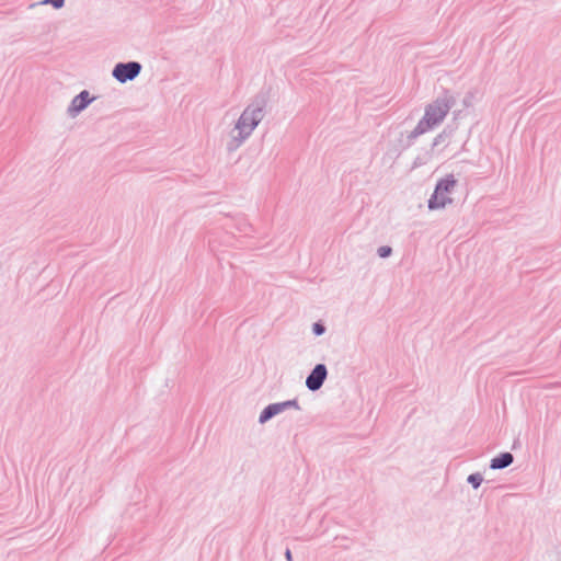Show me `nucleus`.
Returning <instances> with one entry per match:
<instances>
[{
  "label": "nucleus",
  "instance_id": "f257e3e1",
  "mask_svg": "<svg viewBox=\"0 0 561 561\" xmlns=\"http://www.w3.org/2000/svg\"><path fill=\"white\" fill-rule=\"evenodd\" d=\"M449 111V103L447 100H437L431 104L415 128V134H424L438 125L445 118Z\"/></svg>",
  "mask_w": 561,
  "mask_h": 561
},
{
  "label": "nucleus",
  "instance_id": "f03ea898",
  "mask_svg": "<svg viewBox=\"0 0 561 561\" xmlns=\"http://www.w3.org/2000/svg\"><path fill=\"white\" fill-rule=\"evenodd\" d=\"M455 183L456 182L453 178H446L437 184L434 195L430 199L428 206L431 209L445 207L448 203L451 202V198L448 196V194L455 186Z\"/></svg>",
  "mask_w": 561,
  "mask_h": 561
},
{
  "label": "nucleus",
  "instance_id": "7ed1b4c3",
  "mask_svg": "<svg viewBox=\"0 0 561 561\" xmlns=\"http://www.w3.org/2000/svg\"><path fill=\"white\" fill-rule=\"evenodd\" d=\"M262 118V110L260 107H248L239 118L237 128L240 134L249 135Z\"/></svg>",
  "mask_w": 561,
  "mask_h": 561
},
{
  "label": "nucleus",
  "instance_id": "20e7f679",
  "mask_svg": "<svg viewBox=\"0 0 561 561\" xmlns=\"http://www.w3.org/2000/svg\"><path fill=\"white\" fill-rule=\"evenodd\" d=\"M140 65L138 62L118 64L113 70V76L121 82L133 80L140 72Z\"/></svg>",
  "mask_w": 561,
  "mask_h": 561
},
{
  "label": "nucleus",
  "instance_id": "39448f33",
  "mask_svg": "<svg viewBox=\"0 0 561 561\" xmlns=\"http://www.w3.org/2000/svg\"><path fill=\"white\" fill-rule=\"evenodd\" d=\"M325 377H327V368L324 365L319 364L314 367L312 373L308 376V378L306 380V385L312 391L318 390L322 386Z\"/></svg>",
  "mask_w": 561,
  "mask_h": 561
},
{
  "label": "nucleus",
  "instance_id": "423d86ee",
  "mask_svg": "<svg viewBox=\"0 0 561 561\" xmlns=\"http://www.w3.org/2000/svg\"><path fill=\"white\" fill-rule=\"evenodd\" d=\"M89 102H90L89 93L87 91H82L79 95H77L72 100L70 111L73 113H78V112L82 111L84 107H87Z\"/></svg>",
  "mask_w": 561,
  "mask_h": 561
},
{
  "label": "nucleus",
  "instance_id": "0eeeda50",
  "mask_svg": "<svg viewBox=\"0 0 561 561\" xmlns=\"http://www.w3.org/2000/svg\"><path fill=\"white\" fill-rule=\"evenodd\" d=\"M513 462V456L510 453L501 454L491 461L492 469H502L510 466Z\"/></svg>",
  "mask_w": 561,
  "mask_h": 561
},
{
  "label": "nucleus",
  "instance_id": "6e6552de",
  "mask_svg": "<svg viewBox=\"0 0 561 561\" xmlns=\"http://www.w3.org/2000/svg\"><path fill=\"white\" fill-rule=\"evenodd\" d=\"M275 414H274V411L272 410L271 405H268L267 408L264 409V411L261 413L260 415V422L261 423H265L267 420H270L271 417H273Z\"/></svg>",
  "mask_w": 561,
  "mask_h": 561
},
{
  "label": "nucleus",
  "instance_id": "1a4fd4ad",
  "mask_svg": "<svg viewBox=\"0 0 561 561\" xmlns=\"http://www.w3.org/2000/svg\"><path fill=\"white\" fill-rule=\"evenodd\" d=\"M275 414H274V411L272 410L271 405H268L267 408L264 409V411L261 413L260 415V422L261 423H265L267 420H270L271 417H273Z\"/></svg>",
  "mask_w": 561,
  "mask_h": 561
},
{
  "label": "nucleus",
  "instance_id": "9d476101",
  "mask_svg": "<svg viewBox=\"0 0 561 561\" xmlns=\"http://www.w3.org/2000/svg\"><path fill=\"white\" fill-rule=\"evenodd\" d=\"M468 481H469V482H470L474 488H478V486L481 484V482H482V478H481V476H479V474H471V476H469Z\"/></svg>",
  "mask_w": 561,
  "mask_h": 561
},
{
  "label": "nucleus",
  "instance_id": "9b49d317",
  "mask_svg": "<svg viewBox=\"0 0 561 561\" xmlns=\"http://www.w3.org/2000/svg\"><path fill=\"white\" fill-rule=\"evenodd\" d=\"M288 404H290V402L271 404V408L274 411V414L276 415V414L280 413L285 409V407Z\"/></svg>",
  "mask_w": 561,
  "mask_h": 561
},
{
  "label": "nucleus",
  "instance_id": "f8f14e48",
  "mask_svg": "<svg viewBox=\"0 0 561 561\" xmlns=\"http://www.w3.org/2000/svg\"><path fill=\"white\" fill-rule=\"evenodd\" d=\"M390 253H391V248H389V247H380L378 249V254L381 257H387L388 255H390Z\"/></svg>",
  "mask_w": 561,
  "mask_h": 561
},
{
  "label": "nucleus",
  "instance_id": "ddd939ff",
  "mask_svg": "<svg viewBox=\"0 0 561 561\" xmlns=\"http://www.w3.org/2000/svg\"><path fill=\"white\" fill-rule=\"evenodd\" d=\"M46 3H50L56 9H59L64 5V0H46Z\"/></svg>",
  "mask_w": 561,
  "mask_h": 561
},
{
  "label": "nucleus",
  "instance_id": "4468645a",
  "mask_svg": "<svg viewBox=\"0 0 561 561\" xmlns=\"http://www.w3.org/2000/svg\"><path fill=\"white\" fill-rule=\"evenodd\" d=\"M313 330L317 334H321L323 332V328L321 324L316 323Z\"/></svg>",
  "mask_w": 561,
  "mask_h": 561
},
{
  "label": "nucleus",
  "instance_id": "2eb2a0df",
  "mask_svg": "<svg viewBox=\"0 0 561 561\" xmlns=\"http://www.w3.org/2000/svg\"><path fill=\"white\" fill-rule=\"evenodd\" d=\"M286 559H287L288 561H291V552H290V550H287V551H286Z\"/></svg>",
  "mask_w": 561,
  "mask_h": 561
}]
</instances>
